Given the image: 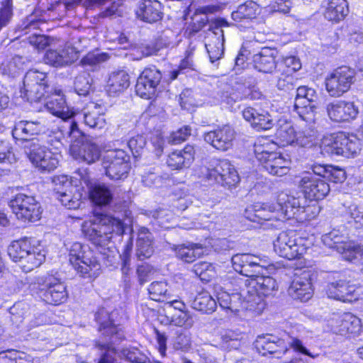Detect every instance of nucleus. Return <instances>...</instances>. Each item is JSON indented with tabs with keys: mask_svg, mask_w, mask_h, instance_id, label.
I'll return each mask as SVG.
<instances>
[{
	"mask_svg": "<svg viewBox=\"0 0 363 363\" xmlns=\"http://www.w3.org/2000/svg\"><path fill=\"white\" fill-rule=\"evenodd\" d=\"M206 177L209 180H214L216 183L229 188L235 186L240 182L237 171L226 160L217 161L213 168H208Z\"/></svg>",
	"mask_w": 363,
	"mask_h": 363,
	"instance_id": "obj_19",
	"label": "nucleus"
},
{
	"mask_svg": "<svg viewBox=\"0 0 363 363\" xmlns=\"http://www.w3.org/2000/svg\"><path fill=\"white\" fill-rule=\"evenodd\" d=\"M12 15V0H4L0 9V30L7 26Z\"/></svg>",
	"mask_w": 363,
	"mask_h": 363,
	"instance_id": "obj_57",
	"label": "nucleus"
},
{
	"mask_svg": "<svg viewBox=\"0 0 363 363\" xmlns=\"http://www.w3.org/2000/svg\"><path fill=\"white\" fill-rule=\"evenodd\" d=\"M38 240L24 238L11 242L8 247L10 258L17 262L25 272H28L41 265L45 256L36 244Z\"/></svg>",
	"mask_w": 363,
	"mask_h": 363,
	"instance_id": "obj_4",
	"label": "nucleus"
},
{
	"mask_svg": "<svg viewBox=\"0 0 363 363\" xmlns=\"http://www.w3.org/2000/svg\"><path fill=\"white\" fill-rule=\"evenodd\" d=\"M255 155L262 167L270 174L277 177L286 175L289 171L290 162L280 153L271 150L269 144H255Z\"/></svg>",
	"mask_w": 363,
	"mask_h": 363,
	"instance_id": "obj_10",
	"label": "nucleus"
},
{
	"mask_svg": "<svg viewBox=\"0 0 363 363\" xmlns=\"http://www.w3.org/2000/svg\"><path fill=\"white\" fill-rule=\"evenodd\" d=\"M32 284H37L40 296L43 301L50 305H60L68 297L65 284L52 273L35 277Z\"/></svg>",
	"mask_w": 363,
	"mask_h": 363,
	"instance_id": "obj_8",
	"label": "nucleus"
},
{
	"mask_svg": "<svg viewBox=\"0 0 363 363\" xmlns=\"http://www.w3.org/2000/svg\"><path fill=\"white\" fill-rule=\"evenodd\" d=\"M231 263L235 271L248 277L265 271L268 266L266 259L250 253L234 255L231 257Z\"/></svg>",
	"mask_w": 363,
	"mask_h": 363,
	"instance_id": "obj_18",
	"label": "nucleus"
},
{
	"mask_svg": "<svg viewBox=\"0 0 363 363\" xmlns=\"http://www.w3.org/2000/svg\"><path fill=\"white\" fill-rule=\"evenodd\" d=\"M228 27V23L223 18L216 19L209 25L208 30L211 34L208 37L209 43H206L205 46L212 63L220 60L224 54V28Z\"/></svg>",
	"mask_w": 363,
	"mask_h": 363,
	"instance_id": "obj_17",
	"label": "nucleus"
},
{
	"mask_svg": "<svg viewBox=\"0 0 363 363\" xmlns=\"http://www.w3.org/2000/svg\"><path fill=\"white\" fill-rule=\"evenodd\" d=\"M145 145L146 140L140 135L132 137L128 142V146L135 158L141 155Z\"/></svg>",
	"mask_w": 363,
	"mask_h": 363,
	"instance_id": "obj_55",
	"label": "nucleus"
},
{
	"mask_svg": "<svg viewBox=\"0 0 363 363\" xmlns=\"http://www.w3.org/2000/svg\"><path fill=\"white\" fill-rule=\"evenodd\" d=\"M341 156L354 157L361 150V143L355 135H347L343 132L337 133Z\"/></svg>",
	"mask_w": 363,
	"mask_h": 363,
	"instance_id": "obj_37",
	"label": "nucleus"
},
{
	"mask_svg": "<svg viewBox=\"0 0 363 363\" xmlns=\"http://www.w3.org/2000/svg\"><path fill=\"white\" fill-rule=\"evenodd\" d=\"M107 59L108 55L105 53L95 54L93 52H89L82 59L81 63L84 67H92L96 66L102 62H105L107 60Z\"/></svg>",
	"mask_w": 363,
	"mask_h": 363,
	"instance_id": "obj_60",
	"label": "nucleus"
},
{
	"mask_svg": "<svg viewBox=\"0 0 363 363\" xmlns=\"http://www.w3.org/2000/svg\"><path fill=\"white\" fill-rule=\"evenodd\" d=\"M356 72L347 66L336 68L325 79L326 90L333 97H340L346 93L355 81Z\"/></svg>",
	"mask_w": 363,
	"mask_h": 363,
	"instance_id": "obj_15",
	"label": "nucleus"
},
{
	"mask_svg": "<svg viewBox=\"0 0 363 363\" xmlns=\"http://www.w3.org/2000/svg\"><path fill=\"white\" fill-rule=\"evenodd\" d=\"M47 74L37 70H29L23 79L21 96L28 101L36 102L51 91L48 84Z\"/></svg>",
	"mask_w": 363,
	"mask_h": 363,
	"instance_id": "obj_13",
	"label": "nucleus"
},
{
	"mask_svg": "<svg viewBox=\"0 0 363 363\" xmlns=\"http://www.w3.org/2000/svg\"><path fill=\"white\" fill-rule=\"evenodd\" d=\"M69 256L70 264L81 277L94 279L99 275L101 264L88 245L80 242L73 243Z\"/></svg>",
	"mask_w": 363,
	"mask_h": 363,
	"instance_id": "obj_7",
	"label": "nucleus"
},
{
	"mask_svg": "<svg viewBox=\"0 0 363 363\" xmlns=\"http://www.w3.org/2000/svg\"><path fill=\"white\" fill-rule=\"evenodd\" d=\"M77 52L72 46H66L62 50L47 51L45 60L54 67H62L72 64L77 59Z\"/></svg>",
	"mask_w": 363,
	"mask_h": 363,
	"instance_id": "obj_30",
	"label": "nucleus"
},
{
	"mask_svg": "<svg viewBox=\"0 0 363 363\" xmlns=\"http://www.w3.org/2000/svg\"><path fill=\"white\" fill-rule=\"evenodd\" d=\"M346 178L344 169L330 165L325 179L334 183H341Z\"/></svg>",
	"mask_w": 363,
	"mask_h": 363,
	"instance_id": "obj_63",
	"label": "nucleus"
},
{
	"mask_svg": "<svg viewBox=\"0 0 363 363\" xmlns=\"http://www.w3.org/2000/svg\"><path fill=\"white\" fill-rule=\"evenodd\" d=\"M102 165L110 179H123L130 169V157L122 149L108 150L103 157Z\"/></svg>",
	"mask_w": 363,
	"mask_h": 363,
	"instance_id": "obj_12",
	"label": "nucleus"
},
{
	"mask_svg": "<svg viewBox=\"0 0 363 363\" xmlns=\"http://www.w3.org/2000/svg\"><path fill=\"white\" fill-rule=\"evenodd\" d=\"M53 196L68 209H77L82 204V194L77 186L68 189L67 191L57 189V192Z\"/></svg>",
	"mask_w": 363,
	"mask_h": 363,
	"instance_id": "obj_38",
	"label": "nucleus"
},
{
	"mask_svg": "<svg viewBox=\"0 0 363 363\" xmlns=\"http://www.w3.org/2000/svg\"><path fill=\"white\" fill-rule=\"evenodd\" d=\"M90 199L98 206H106L113 199L112 189L105 184H96L91 186L89 191Z\"/></svg>",
	"mask_w": 363,
	"mask_h": 363,
	"instance_id": "obj_41",
	"label": "nucleus"
},
{
	"mask_svg": "<svg viewBox=\"0 0 363 363\" xmlns=\"http://www.w3.org/2000/svg\"><path fill=\"white\" fill-rule=\"evenodd\" d=\"M137 17L152 23L162 18V4L157 0H144L136 11Z\"/></svg>",
	"mask_w": 363,
	"mask_h": 363,
	"instance_id": "obj_31",
	"label": "nucleus"
},
{
	"mask_svg": "<svg viewBox=\"0 0 363 363\" xmlns=\"http://www.w3.org/2000/svg\"><path fill=\"white\" fill-rule=\"evenodd\" d=\"M153 241L137 242L136 256L140 260H143L150 257L153 252Z\"/></svg>",
	"mask_w": 363,
	"mask_h": 363,
	"instance_id": "obj_59",
	"label": "nucleus"
},
{
	"mask_svg": "<svg viewBox=\"0 0 363 363\" xmlns=\"http://www.w3.org/2000/svg\"><path fill=\"white\" fill-rule=\"evenodd\" d=\"M123 356L132 363H150V359L136 348H126L122 351Z\"/></svg>",
	"mask_w": 363,
	"mask_h": 363,
	"instance_id": "obj_53",
	"label": "nucleus"
},
{
	"mask_svg": "<svg viewBox=\"0 0 363 363\" xmlns=\"http://www.w3.org/2000/svg\"><path fill=\"white\" fill-rule=\"evenodd\" d=\"M242 116L257 130H269L274 125L273 119L267 112L259 113L252 107L245 108L242 111Z\"/></svg>",
	"mask_w": 363,
	"mask_h": 363,
	"instance_id": "obj_36",
	"label": "nucleus"
},
{
	"mask_svg": "<svg viewBox=\"0 0 363 363\" xmlns=\"http://www.w3.org/2000/svg\"><path fill=\"white\" fill-rule=\"evenodd\" d=\"M311 206H301L300 200L286 194H281L277 202L273 204L255 203L248 206L244 216L249 220L264 225L269 221L284 220L294 218L303 222L309 219ZM267 227L273 224L266 223Z\"/></svg>",
	"mask_w": 363,
	"mask_h": 363,
	"instance_id": "obj_1",
	"label": "nucleus"
},
{
	"mask_svg": "<svg viewBox=\"0 0 363 363\" xmlns=\"http://www.w3.org/2000/svg\"><path fill=\"white\" fill-rule=\"evenodd\" d=\"M296 80L291 75H281L277 81V87L279 90L290 93L296 90Z\"/></svg>",
	"mask_w": 363,
	"mask_h": 363,
	"instance_id": "obj_58",
	"label": "nucleus"
},
{
	"mask_svg": "<svg viewBox=\"0 0 363 363\" xmlns=\"http://www.w3.org/2000/svg\"><path fill=\"white\" fill-rule=\"evenodd\" d=\"M315 139V131L306 128L296 133L294 143L303 147H311L313 145Z\"/></svg>",
	"mask_w": 363,
	"mask_h": 363,
	"instance_id": "obj_51",
	"label": "nucleus"
},
{
	"mask_svg": "<svg viewBox=\"0 0 363 363\" xmlns=\"http://www.w3.org/2000/svg\"><path fill=\"white\" fill-rule=\"evenodd\" d=\"M148 292L152 300L164 301L167 298V284L165 281H153L148 287Z\"/></svg>",
	"mask_w": 363,
	"mask_h": 363,
	"instance_id": "obj_46",
	"label": "nucleus"
},
{
	"mask_svg": "<svg viewBox=\"0 0 363 363\" xmlns=\"http://www.w3.org/2000/svg\"><path fill=\"white\" fill-rule=\"evenodd\" d=\"M92 79L90 75L83 72L77 75L74 81V90L79 96H87L91 88Z\"/></svg>",
	"mask_w": 363,
	"mask_h": 363,
	"instance_id": "obj_47",
	"label": "nucleus"
},
{
	"mask_svg": "<svg viewBox=\"0 0 363 363\" xmlns=\"http://www.w3.org/2000/svg\"><path fill=\"white\" fill-rule=\"evenodd\" d=\"M76 145H73L71 151L76 159L82 160L87 164H92L99 160L101 157V150L97 144L91 141H83L81 146L76 150Z\"/></svg>",
	"mask_w": 363,
	"mask_h": 363,
	"instance_id": "obj_33",
	"label": "nucleus"
},
{
	"mask_svg": "<svg viewBox=\"0 0 363 363\" xmlns=\"http://www.w3.org/2000/svg\"><path fill=\"white\" fill-rule=\"evenodd\" d=\"M242 99L243 96L241 95L240 92L235 91L230 88H228L226 90L223 91L220 95L221 101L230 106Z\"/></svg>",
	"mask_w": 363,
	"mask_h": 363,
	"instance_id": "obj_64",
	"label": "nucleus"
},
{
	"mask_svg": "<svg viewBox=\"0 0 363 363\" xmlns=\"http://www.w3.org/2000/svg\"><path fill=\"white\" fill-rule=\"evenodd\" d=\"M190 334L186 332H177L174 337L173 346L175 350L187 351L191 347Z\"/></svg>",
	"mask_w": 363,
	"mask_h": 363,
	"instance_id": "obj_56",
	"label": "nucleus"
},
{
	"mask_svg": "<svg viewBox=\"0 0 363 363\" xmlns=\"http://www.w3.org/2000/svg\"><path fill=\"white\" fill-rule=\"evenodd\" d=\"M117 312L109 313L102 308L95 313V320L99 324L100 335L94 341V347L99 352L96 363H118L116 345L125 339L123 328L116 323Z\"/></svg>",
	"mask_w": 363,
	"mask_h": 363,
	"instance_id": "obj_2",
	"label": "nucleus"
},
{
	"mask_svg": "<svg viewBox=\"0 0 363 363\" xmlns=\"http://www.w3.org/2000/svg\"><path fill=\"white\" fill-rule=\"evenodd\" d=\"M329 118L336 123H345L354 120L359 111V107L353 101L335 100L326 105Z\"/></svg>",
	"mask_w": 363,
	"mask_h": 363,
	"instance_id": "obj_20",
	"label": "nucleus"
},
{
	"mask_svg": "<svg viewBox=\"0 0 363 363\" xmlns=\"http://www.w3.org/2000/svg\"><path fill=\"white\" fill-rule=\"evenodd\" d=\"M330 325L333 333L346 337L357 334L361 329L360 319L350 313L334 315Z\"/></svg>",
	"mask_w": 363,
	"mask_h": 363,
	"instance_id": "obj_25",
	"label": "nucleus"
},
{
	"mask_svg": "<svg viewBox=\"0 0 363 363\" xmlns=\"http://www.w3.org/2000/svg\"><path fill=\"white\" fill-rule=\"evenodd\" d=\"M219 346L223 350L238 349L240 346V334L232 330H227L220 337Z\"/></svg>",
	"mask_w": 363,
	"mask_h": 363,
	"instance_id": "obj_49",
	"label": "nucleus"
},
{
	"mask_svg": "<svg viewBox=\"0 0 363 363\" xmlns=\"http://www.w3.org/2000/svg\"><path fill=\"white\" fill-rule=\"evenodd\" d=\"M45 106L50 113L62 119V124L60 128L64 136L69 138L71 141L82 136V132L73 119L74 113L70 111L67 106L61 90L55 89L54 92L48 97Z\"/></svg>",
	"mask_w": 363,
	"mask_h": 363,
	"instance_id": "obj_5",
	"label": "nucleus"
},
{
	"mask_svg": "<svg viewBox=\"0 0 363 363\" xmlns=\"http://www.w3.org/2000/svg\"><path fill=\"white\" fill-rule=\"evenodd\" d=\"M346 211L356 223V228L363 227V206L352 204L347 208Z\"/></svg>",
	"mask_w": 363,
	"mask_h": 363,
	"instance_id": "obj_62",
	"label": "nucleus"
},
{
	"mask_svg": "<svg viewBox=\"0 0 363 363\" xmlns=\"http://www.w3.org/2000/svg\"><path fill=\"white\" fill-rule=\"evenodd\" d=\"M162 79L161 72L155 67L146 68L138 78L136 94L142 98L151 99Z\"/></svg>",
	"mask_w": 363,
	"mask_h": 363,
	"instance_id": "obj_23",
	"label": "nucleus"
},
{
	"mask_svg": "<svg viewBox=\"0 0 363 363\" xmlns=\"http://www.w3.org/2000/svg\"><path fill=\"white\" fill-rule=\"evenodd\" d=\"M25 154L28 156L30 161L34 164H37L44 157V155L49 152L50 149L44 142L39 139H34L33 141L26 142L23 146Z\"/></svg>",
	"mask_w": 363,
	"mask_h": 363,
	"instance_id": "obj_40",
	"label": "nucleus"
},
{
	"mask_svg": "<svg viewBox=\"0 0 363 363\" xmlns=\"http://www.w3.org/2000/svg\"><path fill=\"white\" fill-rule=\"evenodd\" d=\"M9 206L17 218L23 222H35L41 217V206L32 196L17 194L9 201Z\"/></svg>",
	"mask_w": 363,
	"mask_h": 363,
	"instance_id": "obj_14",
	"label": "nucleus"
},
{
	"mask_svg": "<svg viewBox=\"0 0 363 363\" xmlns=\"http://www.w3.org/2000/svg\"><path fill=\"white\" fill-rule=\"evenodd\" d=\"M171 322L176 326L184 327L186 329L191 328L194 323L193 316L187 311L175 313L172 317Z\"/></svg>",
	"mask_w": 363,
	"mask_h": 363,
	"instance_id": "obj_52",
	"label": "nucleus"
},
{
	"mask_svg": "<svg viewBox=\"0 0 363 363\" xmlns=\"http://www.w3.org/2000/svg\"><path fill=\"white\" fill-rule=\"evenodd\" d=\"M337 143H339L337 133L324 137L320 145L321 153L328 157L341 156L340 148Z\"/></svg>",
	"mask_w": 363,
	"mask_h": 363,
	"instance_id": "obj_45",
	"label": "nucleus"
},
{
	"mask_svg": "<svg viewBox=\"0 0 363 363\" xmlns=\"http://www.w3.org/2000/svg\"><path fill=\"white\" fill-rule=\"evenodd\" d=\"M254 346L262 356L274 354L279 358L291 348L296 352L313 357L300 340L289 334H284L281 337L270 334L259 335L254 342Z\"/></svg>",
	"mask_w": 363,
	"mask_h": 363,
	"instance_id": "obj_3",
	"label": "nucleus"
},
{
	"mask_svg": "<svg viewBox=\"0 0 363 363\" xmlns=\"http://www.w3.org/2000/svg\"><path fill=\"white\" fill-rule=\"evenodd\" d=\"M278 51L275 48L264 47L252 57V64L255 69L263 73L272 74L278 63Z\"/></svg>",
	"mask_w": 363,
	"mask_h": 363,
	"instance_id": "obj_27",
	"label": "nucleus"
},
{
	"mask_svg": "<svg viewBox=\"0 0 363 363\" xmlns=\"http://www.w3.org/2000/svg\"><path fill=\"white\" fill-rule=\"evenodd\" d=\"M104 108L101 104L90 102L82 110V113L77 115L78 119L82 118L86 125L91 128L101 129L105 125Z\"/></svg>",
	"mask_w": 363,
	"mask_h": 363,
	"instance_id": "obj_29",
	"label": "nucleus"
},
{
	"mask_svg": "<svg viewBox=\"0 0 363 363\" xmlns=\"http://www.w3.org/2000/svg\"><path fill=\"white\" fill-rule=\"evenodd\" d=\"M235 137V132L229 125L218 126L203 135V139L207 143L221 151H226L233 146Z\"/></svg>",
	"mask_w": 363,
	"mask_h": 363,
	"instance_id": "obj_24",
	"label": "nucleus"
},
{
	"mask_svg": "<svg viewBox=\"0 0 363 363\" xmlns=\"http://www.w3.org/2000/svg\"><path fill=\"white\" fill-rule=\"evenodd\" d=\"M172 248L178 258L189 263L194 262L203 254V247L194 243L174 245Z\"/></svg>",
	"mask_w": 363,
	"mask_h": 363,
	"instance_id": "obj_39",
	"label": "nucleus"
},
{
	"mask_svg": "<svg viewBox=\"0 0 363 363\" xmlns=\"http://www.w3.org/2000/svg\"><path fill=\"white\" fill-rule=\"evenodd\" d=\"M298 184L305 196L311 200L323 199L330 192L329 184L311 172L303 174Z\"/></svg>",
	"mask_w": 363,
	"mask_h": 363,
	"instance_id": "obj_21",
	"label": "nucleus"
},
{
	"mask_svg": "<svg viewBox=\"0 0 363 363\" xmlns=\"http://www.w3.org/2000/svg\"><path fill=\"white\" fill-rule=\"evenodd\" d=\"M333 275L334 280L328 283L326 291L329 298L352 303L361 297L363 294L361 286L346 280L341 273L335 272Z\"/></svg>",
	"mask_w": 363,
	"mask_h": 363,
	"instance_id": "obj_11",
	"label": "nucleus"
},
{
	"mask_svg": "<svg viewBox=\"0 0 363 363\" xmlns=\"http://www.w3.org/2000/svg\"><path fill=\"white\" fill-rule=\"evenodd\" d=\"M245 296H248V294L245 290L242 293H234L230 295L229 310L231 311H238L240 307L250 310H257L256 307L251 308L250 303L247 302Z\"/></svg>",
	"mask_w": 363,
	"mask_h": 363,
	"instance_id": "obj_48",
	"label": "nucleus"
},
{
	"mask_svg": "<svg viewBox=\"0 0 363 363\" xmlns=\"http://www.w3.org/2000/svg\"><path fill=\"white\" fill-rule=\"evenodd\" d=\"M296 132L292 123L286 120L280 119L277 124L276 135L283 143L292 144L294 143Z\"/></svg>",
	"mask_w": 363,
	"mask_h": 363,
	"instance_id": "obj_44",
	"label": "nucleus"
},
{
	"mask_svg": "<svg viewBox=\"0 0 363 363\" xmlns=\"http://www.w3.org/2000/svg\"><path fill=\"white\" fill-rule=\"evenodd\" d=\"M194 148L186 145L183 150H176L169 155L167 164L172 169L188 168L194 160Z\"/></svg>",
	"mask_w": 363,
	"mask_h": 363,
	"instance_id": "obj_34",
	"label": "nucleus"
},
{
	"mask_svg": "<svg viewBox=\"0 0 363 363\" xmlns=\"http://www.w3.org/2000/svg\"><path fill=\"white\" fill-rule=\"evenodd\" d=\"M155 273V269L150 264L145 263L138 265L137 268V274L140 285H143L148 281Z\"/></svg>",
	"mask_w": 363,
	"mask_h": 363,
	"instance_id": "obj_61",
	"label": "nucleus"
},
{
	"mask_svg": "<svg viewBox=\"0 0 363 363\" xmlns=\"http://www.w3.org/2000/svg\"><path fill=\"white\" fill-rule=\"evenodd\" d=\"M313 293L310 274L308 272H303L300 276L296 277L288 289L289 295L301 302L308 301L312 297Z\"/></svg>",
	"mask_w": 363,
	"mask_h": 363,
	"instance_id": "obj_26",
	"label": "nucleus"
},
{
	"mask_svg": "<svg viewBox=\"0 0 363 363\" xmlns=\"http://www.w3.org/2000/svg\"><path fill=\"white\" fill-rule=\"evenodd\" d=\"M98 219V223H91L84 231L86 238L93 245L104 248L113 234L118 236L123 234L125 226L121 220L112 216L101 215Z\"/></svg>",
	"mask_w": 363,
	"mask_h": 363,
	"instance_id": "obj_6",
	"label": "nucleus"
},
{
	"mask_svg": "<svg viewBox=\"0 0 363 363\" xmlns=\"http://www.w3.org/2000/svg\"><path fill=\"white\" fill-rule=\"evenodd\" d=\"M255 276H252L250 282V287L252 288L255 293L251 291L250 289L247 291L248 296H245L247 302L250 303L251 308L256 307L257 311H262L264 308L265 303L262 296L266 297L274 295L277 291L278 286L276 280L264 274V271L260 273H255Z\"/></svg>",
	"mask_w": 363,
	"mask_h": 363,
	"instance_id": "obj_9",
	"label": "nucleus"
},
{
	"mask_svg": "<svg viewBox=\"0 0 363 363\" xmlns=\"http://www.w3.org/2000/svg\"><path fill=\"white\" fill-rule=\"evenodd\" d=\"M293 232H281L274 242V249L280 257L288 259H300L305 248L298 245L296 239L293 238Z\"/></svg>",
	"mask_w": 363,
	"mask_h": 363,
	"instance_id": "obj_22",
	"label": "nucleus"
},
{
	"mask_svg": "<svg viewBox=\"0 0 363 363\" xmlns=\"http://www.w3.org/2000/svg\"><path fill=\"white\" fill-rule=\"evenodd\" d=\"M194 62L191 52H189L184 59H183L178 67V69H174L170 72V79L174 80L177 78L179 74H184L188 70H194Z\"/></svg>",
	"mask_w": 363,
	"mask_h": 363,
	"instance_id": "obj_54",
	"label": "nucleus"
},
{
	"mask_svg": "<svg viewBox=\"0 0 363 363\" xmlns=\"http://www.w3.org/2000/svg\"><path fill=\"white\" fill-rule=\"evenodd\" d=\"M43 130V126L38 121H21L15 125L12 130V135L23 148L26 142L37 139L34 136L38 135Z\"/></svg>",
	"mask_w": 363,
	"mask_h": 363,
	"instance_id": "obj_28",
	"label": "nucleus"
},
{
	"mask_svg": "<svg viewBox=\"0 0 363 363\" xmlns=\"http://www.w3.org/2000/svg\"><path fill=\"white\" fill-rule=\"evenodd\" d=\"M59 163L58 154L51 150L44 155L42 160L35 164L41 172H51L57 168Z\"/></svg>",
	"mask_w": 363,
	"mask_h": 363,
	"instance_id": "obj_50",
	"label": "nucleus"
},
{
	"mask_svg": "<svg viewBox=\"0 0 363 363\" xmlns=\"http://www.w3.org/2000/svg\"><path fill=\"white\" fill-rule=\"evenodd\" d=\"M318 96L316 91L308 86H300L296 88V97L293 111L303 121L312 119Z\"/></svg>",
	"mask_w": 363,
	"mask_h": 363,
	"instance_id": "obj_16",
	"label": "nucleus"
},
{
	"mask_svg": "<svg viewBox=\"0 0 363 363\" xmlns=\"http://www.w3.org/2000/svg\"><path fill=\"white\" fill-rule=\"evenodd\" d=\"M323 7L325 9L324 17L327 20L335 23L342 21L349 13L347 0H325Z\"/></svg>",
	"mask_w": 363,
	"mask_h": 363,
	"instance_id": "obj_32",
	"label": "nucleus"
},
{
	"mask_svg": "<svg viewBox=\"0 0 363 363\" xmlns=\"http://www.w3.org/2000/svg\"><path fill=\"white\" fill-rule=\"evenodd\" d=\"M129 86V74L126 71L119 69L109 74L106 89L109 96H116L123 92Z\"/></svg>",
	"mask_w": 363,
	"mask_h": 363,
	"instance_id": "obj_35",
	"label": "nucleus"
},
{
	"mask_svg": "<svg viewBox=\"0 0 363 363\" xmlns=\"http://www.w3.org/2000/svg\"><path fill=\"white\" fill-rule=\"evenodd\" d=\"M259 8L253 1H247L240 5L235 11L232 13V18L235 21H241L245 19H252L256 17Z\"/></svg>",
	"mask_w": 363,
	"mask_h": 363,
	"instance_id": "obj_43",
	"label": "nucleus"
},
{
	"mask_svg": "<svg viewBox=\"0 0 363 363\" xmlns=\"http://www.w3.org/2000/svg\"><path fill=\"white\" fill-rule=\"evenodd\" d=\"M191 307L205 313H211L216 310L217 302L208 292L203 291L196 295Z\"/></svg>",
	"mask_w": 363,
	"mask_h": 363,
	"instance_id": "obj_42",
	"label": "nucleus"
}]
</instances>
